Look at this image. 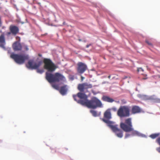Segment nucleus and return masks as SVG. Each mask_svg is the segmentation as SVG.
Instances as JSON below:
<instances>
[{
	"mask_svg": "<svg viewBox=\"0 0 160 160\" xmlns=\"http://www.w3.org/2000/svg\"><path fill=\"white\" fill-rule=\"evenodd\" d=\"M108 78L109 79H110V78H111V76L110 75H109L108 77Z\"/></svg>",
	"mask_w": 160,
	"mask_h": 160,
	"instance_id": "nucleus-35",
	"label": "nucleus"
},
{
	"mask_svg": "<svg viewBox=\"0 0 160 160\" xmlns=\"http://www.w3.org/2000/svg\"><path fill=\"white\" fill-rule=\"evenodd\" d=\"M147 78H143L142 79L143 80H144V79H146Z\"/></svg>",
	"mask_w": 160,
	"mask_h": 160,
	"instance_id": "nucleus-33",
	"label": "nucleus"
},
{
	"mask_svg": "<svg viewBox=\"0 0 160 160\" xmlns=\"http://www.w3.org/2000/svg\"><path fill=\"white\" fill-rule=\"evenodd\" d=\"M139 97H140L141 96V95H139Z\"/></svg>",
	"mask_w": 160,
	"mask_h": 160,
	"instance_id": "nucleus-40",
	"label": "nucleus"
},
{
	"mask_svg": "<svg viewBox=\"0 0 160 160\" xmlns=\"http://www.w3.org/2000/svg\"><path fill=\"white\" fill-rule=\"evenodd\" d=\"M130 134L128 133H126L125 137V138H127L130 136Z\"/></svg>",
	"mask_w": 160,
	"mask_h": 160,
	"instance_id": "nucleus-27",
	"label": "nucleus"
},
{
	"mask_svg": "<svg viewBox=\"0 0 160 160\" xmlns=\"http://www.w3.org/2000/svg\"><path fill=\"white\" fill-rule=\"evenodd\" d=\"M92 84H88L87 83H84L82 84H79L78 85V89L81 92H78L77 95H73V98L75 101L81 104L80 101H87L88 96L84 93H82L86 90L88 88H92Z\"/></svg>",
	"mask_w": 160,
	"mask_h": 160,
	"instance_id": "nucleus-2",
	"label": "nucleus"
},
{
	"mask_svg": "<svg viewBox=\"0 0 160 160\" xmlns=\"http://www.w3.org/2000/svg\"><path fill=\"white\" fill-rule=\"evenodd\" d=\"M156 141L157 143L160 145V137H159L157 139Z\"/></svg>",
	"mask_w": 160,
	"mask_h": 160,
	"instance_id": "nucleus-26",
	"label": "nucleus"
},
{
	"mask_svg": "<svg viewBox=\"0 0 160 160\" xmlns=\"http://www.w3.org/2000/svg\"><path fill=\"white\" fill-rule=\"evenodd\" d=\"M102 99L104 101L109 102H112L114 101V100L113 99L106 96H103L102 97Z\"/></svg>",
	"mask_w": 160,
	"mask_h": 160,
	"instance_id": "nucleus-16",
	"label": "nucleus"
},
{
	"mask_svg": "<svg viewBox=\"0 0 160 160\" xmlns=\"http://www.w3.org/2000/svg\"><path fill=\"white\" fill-rule=\"evenodd\" d=\"M104 122L106 123L108 126L114 132H116L120 129L118 128V125L114 124V122L106 120H104Z\"/></svg>",
	"mask_w": 160,
	"mask_h": 160,
	"instance_id": "nucleus-9",
	"label": "nucleus"
},
{
	"mask_svg": "<svg viewBox=\"0 0 160 160\" xmlns=\"http://www.w3.org/2000/svg\"><path fill=\"white\" fill-rule=\"evenodd\" d=\"M81 105L85 106L88 108L92 109H96L97 108H101L102 105L101 102L97 98L92 97L90 100L87 101H80Z\"/></svg>",
	"mask_w": 160,
	"mask_h": 160,
	"instance_id": "nucleus-4",
	"label": "nucleus"
},
{
	"mask_svg": "<svg viewBox=\"0 0 160 160\" xmlns=\"http://www.w3.org/2000/svg\"><path fill=\"white\" fill-rule=\"evenodd\" d=\"M12 47L15 51H20L22 48L21 44L18 42H15L12 44Z\"/></svg>",
	"mask_w": 160,
	"mask_h": 160,
	"instance_id": "nucleus-12",
	"label": "nucleus"
},
{
	"mask_svg": "<svg viewBox=\"0 0 160 160\" xmlns=\"http://www.w3.org/2000/svg\"><path fill=\"white\" fill-rule=\"evenodd\" d=\"M66 85H64L60 88L59 92L62 95H64L66 94L67 91V89L66 88Z\"/></svg>",
	"mask_w": 160,
	"mask_h": 160,
	"instance_id": "nucleus-15",
	"label": "nucleus"
},
{
	"mask_svg": "<svg viewBox=\"0 0 160 160\" xmlns=\"http://www.w3.org/2000/svg\"><path fill=\"white\" fill-rule=\"evenodd\" d=\"M159 135V133H155L151 135L150 137L152 139H154L158 137Z\"/></svg>",
	"mask_w": 160,
	"mask_h": 160,
	"instance_id": "nucleus-18",
	"label": "nucleus"
},
{
	"mask_svg": "<svg viewBox=\"0 0 160 160\" xmlns=\"http://www.w3.org/2000/svg\"><path fill=\"white\" fill-rule=\"evenodd\" d=\"M88 90H87L86 91H85V92H88Z\"/></svg>",
	"mask_w": 160,
	"mask_h": 160,
	"instance_id": "nucleus-38",
	"label": "nucleus"
},
{
	"mask_svg": "<svg viewBox=\"0 0 160 160\" xmlns=\"http://www.w3.org/2000/svg\"><path fill=\"white\" fill-rule=\"evenodd\" d=\"M115 133L117 136L119 138H121L123 137L122 131L120 129L117 132H115Z\"/></svg>",
	"mask_w": 160,
	"mask_h": 160,
	"instance_id": "nucleus-17",
	"label": "nucleus"
},
{
	"mask_svg": "<svg viewBox=\"0 0 160 160\" xmlns=\"http://www.w3.org/2000/svg\"><path fill=\"white\" fill-rule=\"evenodd\" d=\"M90 112L92 114V115L94 117H97L98 116L97 112L96 111L94 110H91Z\"/></svg>",
	"mask_w": 160,
	"mask_h": 160,
	"instance_id": "nucleus-19",
	"label": "nucleus"
},
{
	"mask_svg": "<svg viewBox=\"0 0 160 160\" xmlns=\"http://www.w3.org/2000/svg\"><path fill=\"white\" fill-rule=\"evenodd\" d=\"M43 62L44 64V68L48 71L46 72V79L49 82H59L60 81H65V78L61 73L56 72L53 74L49 72H53L57 68L56 66L50 59L44 58Z\"/></svg>",
	"mask_w": 160,
	"mask_h": 160,
	"instance_id": "nucleus-1",
	"label": "nucleus"
},
{
	"mask_svg": "<svg viewBox=\"0 0 160 160\" xmlns=\"http://www.w3.org/2000/svg\"><path fill=\"white\" fill-rule=\"evenodd\" d=\"M64 150H68V148H64Z\"/></svg>",
	"mask_w": 160,
	"mask_h": 160,
	"instance_id": "nucleus-34",
	"label": "nucleus"
},
{
	"mask_svg": "<svg viewBox=\"0 0 160 160\" xmlns=\"http://www.w3.org/2000/svg\"><path fill=\"white\" fill-rule=\"evenodd\" d=\"M146 42L149 45L151 46V47L152 46V44L148 40H146Z\"/></svg>",
	"mask_w": 160,
	"mask_h": 160,
	"instance_id": "nucleus-20",
	"label": "nucleus"
},
{
	"mask_svg": "<svg viewBox=\"0 0 160 160\" xmlns=\"http://www.w3.org/2000/svg\"><path fill=\"white\" fill-rule=\"evenodd\" d=\"M10 57L14 60V61L19 64H23L29 58L27 55L22 54H15L12 53L10 55Z\"/></svg>",
	"mask_w": 160,
	"mask_h": 160,
	"instance_id": "nucleus-5",
	"label": "nucleus"
},
{
	"mask_svg": "<svg viewBox=\"0 0 160 160\" xmlns=\"http://www.w3.org/2000/svg\"><path fill=\"white\" fill-rule=\"evenodd\" d=\"M9 29L12 33V34L14 36L18 33L19 31V28L18 27L12 25L10 26Z\"/></svg>",
	"mask_w": 160,
	"mask_h": 160,
	"instance_id": "nucleus-10",
	"label": "nucleus"
},
{
	"mask_svg": "<svg viewBox=\"0 0 160 160\" xmlns=\"http://www.w3.org/2000/svg\"><path fill=\"white\" fill-rule=\"evenodd\" d=\"M121 128L126 132H132V136H141V134L138 131L134 130L133 128L131 118H128L125 120V122H121L120 124Z\"/></svg>",
	"mask_w": 160,
	"mask_h": 160,
	"instance_id": "nucleus-3",
	"label": "nucleus"
},
{
	"mask_svg": "<svg viewBox=\"0 0 160 160\" xmlns=\"http://www.w3.org/2000/svg\"><path fill=\"white\" fill-rule=\"evenodd\" d=\"M77 72L79 74L83 73L87 69V67L86 64L81 62H78L77 64Z\"/></svg>",
	"mask_w": 160,
	"mask_h": 160,
	"instance_id": "nucleus-8",
	"label": "nucleus"
},
{
	"mask_svg": "<svg viewBox=\"0 0 160 160\" xmlns=\"http://www.w3.org/2000/svg\"><path fill=\"white\" fill-rule=\"evenodd\" d=\"M126 102H123V103H126Z\"/></svg>",
	"mask_w": 160,
	"mask_h": 160,
	"instance_id": "nucleus-39",
	"label": "nucleus"
},
{
	"mask_svg": "<svg viewBox=\"0 0 160 160\" xmlns=\"http://www.w3.org/2000/svg\"><path fill=\"white\" fill-rule=\"evenodd\" d=\"M117 114L120 118L129 117L130 115V107L128 106H120L117 111Z\"/></svg>",
	"mask_w": 160,
	"mask_h": 160,
	"instance_id": "nucleus-6",
	"label": "nucleus"
},
{
	"mask_svg": "<svg viewBox=\"0 0 160 160\" xmlns=\"http://www.w3.org/2000/svg\"><path fill=\"white\" fill-rule=\"evenodd\" d=\"M42 63V62L41 61H39L37 63H34L33 60H30L28 61V64H26V66L28 68L31 69H37V72L42 74L44 72L43 69H38L41 65Z\"/></svg>",
	"mask_w": 160,
	"mask_h": 160,
	"instance_id": "nucleus-7",
	"label": "nucleus"
},
{
	"mask_svg": "<svg viewBox=\"0 0 160 160\" xmlns=\"http://www.w3.org/2000/svg\"><path fill=\"white\" fill-rule=\"evenodd\" d=\"M24 49L27 51L28 50V48L27 46H24Z\"/></svg>",
	"mask_w": 160,
	"mask_h": 160,
	"instance_id": "nucleus-28",
	"label": "nucleus"
},
{
	"mask_svg": "<svg viewBox=\"0 0 160 160\" xmlns=\"http://www.w3.org/2000/svg\"><path fill=\"white\" fill-rule=\"evenodd\" d=\"M110 110H112L114 112H116L117 110V109L116 107H112V108H111L110 109Z\"/></svg>",
	"mask_w": 160,
	"mask_h": 160,
	"instance_id": "nucleus-23",
	"label": "nucleus"
},
{
	"mask_svg": "<svg viewBox=\"0 0 160 160\" xmlns=\"http://www.w3.org/2000/svg\"><path fill=\"white\" fill-rule=\"evenodd\" d=\"M140 108L138 106H134L132 107L131 112L132 114H135L141 112Z\"/></svg>",
	"mask_w": 160,
	"mask_h": 160,
	"instance_id": "nucleus-14",
	"label": "nucleus"
},
{
	"mask_svg": "<svg viewBox=\"0 0 160 160\" xmlns=\"http://www.w3.org/2000/svg\"><path fill=\"white\" fill-rule=\"evenodd\" d=\"M11 34H12V33L11 31L7 32L6 33V35L8 37H9Z\"/></svg>",
	"mask_w": 160,
	"mask_h": 160,
	"instance_id": "nucleus-24",
	"label": "nucleus"
},
{
	"mask_svg": "<svg viewBox=\"0 0 160 160\" xmlns=\"http://www.w3.org/2000/svg\"><path fill=\"white\" fill-rule=\"evenodd\" d=\"M157 102H158L160 103V99H158V100H157Z\"/></svg>",
	"mask_w": 160,
	"mask_h": 160,
	"instance_id": "nucleus-32",
	"label": "nucleus"
},
{
	"mask_svg": "<svg viewBox=\"0 0 160 160\" xmlns=\"http://www.w3.org/2000/svg\"><path fill=\"white\" fill-rule=\"evenodd\" d=\"M84 79V78L82 76H81V80L82 81Z\"/></svg>",
	"mask_w": 160,
	"mask_h": 160,
	"instance_id": "nucleus-30",
	"label": "nucleus"
},
{
	"mask_svg": "<svg viewBox=\"0 0 160 160\" xmlns=\"http://www.w3.org/2000/svg\"><path fill=\"white\" fill-rule=\"evenodd\" d=\"M90 45H91V44L87 45L86 46V47L87 48H88Z\"/></svg>",
	"mask_w": 160,
	"mask_h": 160,
	"instance_id": "nucleus-31",
	"label": "nucleus"
},
{
	"mask_svg": "<svg viewBox=\"0 0 160 160\" xmlns=\"http://www.w3.org/2000/svg\"><path fill=\"white\" fill-rule=\"evenodd\" d=\"M52 86L54 88L58 89V86L56 84L52 85Z\"/></svg>",
	"mask_w": 160,
	"mask_h": 160,
	"instance_id": "nucleus-25",
	"label": "nucleus"
},
{
	"mask_svg": "<svg viewBox=\"0 0 160 160\" xmlns=\"http://www.w3.org/2000/svg\"><path fill=\"white\" fill-rule=\"evenodd\" d=\"M156 150L158 152L160 153V147L157 148H156Z\"/></svg>",
	"mask_w": 160,
	"mask_h": 160,
	"instance_id": "nucleus-29",
	"label": "nucleus"
},
{
	"mask_svg": "<svg viewBox=\"0 0 160 160\" xmlns=\"http://www.w3.org/2000/svg\"><path fill=\"white\" fill-rule=\"evenodd\" d=\"M38 56H40V57H41L42 56V55L41 54H38Z\"/></svg>",
	"mask_w": 160,
	"mask_h": 160,
	"instance_id": "nucleus-37",
	"label": "nucleus"
},
{
	"mask_svg": "<svg viewBox=\"0 0 160 160\" xmlns=\"http://www.w3.org/2000/svg\"><path fill=\"white\" fill-rule=\"evenodd\" d=\"M112 118L111 114L110 111V109L107 110L104 113V118L102 119V121L104 122V120L110 121L109 119Z\"/></svg>",
	"mask_w": 160,
	"mask_h": 160,
	"instance_id": "nucleus-11",
	"label": "nucleus"
},
{
	"mask_svg": "<svg viewBox=\"0 0 160 160\" xmlns=\"http://www.w3.org/2000/svg\"><path fill=\"white\" fill-rule=\"evenodd\" d=\"M143 71H144L142 69V68H138L137 69V71L138 72H140V71H142V72H143Z\"/></svg>",
	"mask_w": 160,
	"mask_h": 160,
	"instance_id": "nucleus-22",
	"label": "nucleus"
},
{
	"mask_svg": "<svg viewBox=\"0 0 160 160\" xmlns=\"http://www.w3.org/2000/svg\"><path fill=\"white\" fill-rule=\"evenodd\" d=\"M6 44L5 39L4 35L3 33L1 34L0 36V47L5 49V45Z\"/></svg>",
	"mask_w": 160,
	"mask_h": 160,
	"instance_id": "nucleus-13",
	"label": "nucleus"
},
{
	"mask_svg": "<svg viewBox=\"0 0 160 160\" xmlns=\"http://www.w3.org/2000/svg\"><path fill=\"white\" fill-rule=\"evenodd\" d=\"M5 26H3L2 28V29H4L5 28Z\"/></svg>",
	"mask_w": 160,
	"mask_h": 160,
	"instance_id": "nucleus-36",
	"label": "nucleus"
},
{
	"mask_svg": "<svg viewBox=\"0 0 160 160\" xmlns=\"http://www.w3.org/2000/svg\"><path fill=\"white\" fill-rule=\"evenodd\" d=\"M16 39L17 40V41L16 42H20V39H21L20 37H19V36H16Z\"/></svg>",
	"mask_w": 160,
	"mask_h": 160,
	"instance_id": "nucleus-21",
	"label": "nucleus"
}]
</instances>
